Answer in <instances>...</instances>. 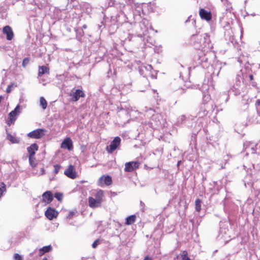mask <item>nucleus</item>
I'll return each mask as SVG.
<instances>
[{
    "label": "nucleus",
    "mask_w": 260,
    "mask_h": 260,
    "mask_svg": "<svg viewBox=\"0 0 260 260\" xmlns=\"http://www.w3.org/2000/svg\"><path fill=\"white\" fill-rule=\"evenodd\" d=\"M191 40L194 41V47L199 50H203L204 52H207L213 47L210 36L206 33L193 35Z\"/></svg>",
    "instance_id": "obj_1"
},
{
    "label": "nucleus",
    "mask_w": 260,
    "mask_h": 260,
    "mask_svg": "<svg viewBox=\"0 0 260 260\" xmlns=\"http://www.w3.org/2000/svg\"><path fill=\"white\" fill-rule=\"evenodd\" d=\"M116 5L117 8L119 10V12L115 16L116 21L121 24H124L126 27H132V24L127 22V17L123 12V9L125 8V5L121 3L115 4V2L112 3L111 6Z\"/></svg>",
    "instance_id": "obj_2"
},
{
    "label": "nucleus",
    "mask_w": 260,
    "mask_h": 260,
    "mask_svg": "<svg viewBox=\"0 0 260 260\" xmlns=\"http://www.w3.org/2000/svg\"><path fill=\"white\" fill-rule=\"evenodd\" d=\"M208 113L207 105L205 104L204 106L201 105L200 110L195 117V119H197V120L196 124H198L200 128L202 127L203 124L206 122Z\"/></svg>",
    "instance_id": "obj_3"
},
{
    "label": "nucleus",
    "mask_w": 260,
    "mask_h": 260,
    "mask_svg": "<svg viewBox=\"0 0 260 260\" xmlns=\"http://www.w3.org/2000/svg\"><path fill=\"white\" fill-rule=\"evenodd\" d=\"M229 223L228 222H220V230L218 237L222 238L224 241H228L231 239V236L229 235Z\"/></svg>",
    "instance_id": "obj_4"
},
{
    "label": "nucleus",
    "mask_w": 260,
    "mask_h": 260,
    "mask_svg": "<svg viewBox=\"0 0 260 260\" xmlns=\"http://www.w3.org/2000/svg\"><path fill=\"white\" fill-rule=\"evenodd\" d=\"M244 87L245 86L243 83L238 79L236 80L235 83L230 89V92L233 93L235 95H240L242 92H244L243 89Z\"/></svg>",
    "instance_id": "obj_5"
},
{
    "label": "nucleus",
    "mask_w": 260,
    "mask_h": 260,
    "mask_svg": "<svg viewBox=\"0 0 260 260\" xmlns=\"http://www.w3.org/2000/svg\"><path fill=\"white\" fill-rule=\"evenodd\" d=\"M71 101L73 102L78 101L80 98H84L85 94L84 92L80 89H73L70 93Z\"/></svg>",
    "instance_id": "obj_6"
},
{
    "label": "nucleus",
    "mask_w": 260,
    "mask_h": 260,
    "mask_svg": "<svg viewBox=\"0 0 260 260\" xmlns=\"http://www.w3.org/2000/svg\"><path fill=\"white\" fill-rule=\"evenodd\" d=\"M140 163L138 161H132L125 164L124 171L132 172L138 169Z\"/></svg>",
    "instance_id": "obj_7"
},
{
    "label": "nucleus",
    "mask_w": 260,
    "mask_h": 260,
    "mask_svg": "<svg viewBox=\"0 0 260 260\" xmlns=\"http://www.w3.org/2000/svg\"><path fill=\"white\" fill-rule=\"evenodd\" d=\"M20 106L18 105L14 110L12 111L9 114L10 120L8 121L7 124L10 125L12 123H13L16 120L17 116L20 113Z\"/></svg>",
    "instance_id": "obj_8"
},
{
    "label": "nucleus",
    "mask_w": 260,
    "mask_h": 260,
    "mask_svg": "<svg viewBox=\"0 0 260 260\" xmlns=\"http://www.w3.org/2000/svg\"><path fill=\"white\" fill-rule=\"evenodd\" d=\"M121 142V139L119 137H116L111 142L110 145L107 146V150L109 153H112L119 146Z\"/></svg>",
    "instance_id": "obj_9"
},
{
    "label": "nucleus",
    "mask_w": 260,
    "mask_h": 260,
    "mask_svg": "<svg viewBox=\"0 0 260 260\" xmlns=\"http://www.w3.org/2000/svg\"><path fill=\"white\" fill-rule=\"evenodd\" d=\"M45 132L44 129L38 128L29 133L27 136L33 139H40L44 135Z\"/></svg>",
    "instance_id": "obj_10"
},
{
    "label": "nucleus",
    "mask_w": 260,
    "mask_h": 260,
    "mask_svg": "<svg viewBox=\"0 0 260 260\" xmlns=\"http://www.w3.org/2000/svg\"><path fill=\"white\" fill-rule=\"evenodd\" d=\"M64 174L68 177L71 179H75L77 177V173L75 171L74 166H73L72 165H69L68 169L64 171Z\"/></svg>",
    "instance_id": "obj_11"
},
{
    "label": "nucleus",
    "mask_w": 260,
    "mask_h": 260,
    "mask_svg": "<svg viewBox=\"0 0 260 260\" xmlns=\"http://www.w3.org/2000/svg\"><path fill=\"white\" fill-rule=\"evenodd\" d=\"M146 21V20H143L139 23L140 30L138 32V36L140 38H142L145 36L147 31V27L145 24Z\"/></svg>",
    "instance_id": "obj_12"
},
{
    "label": "nucleus",
    "mask_w": 260,
    "mask_h": 260,
    "mask_svg": "<svg viewBox=\"0 0 260 260\" xmlns=\"http://www.w3.org/2000/svg\"><path fill=\"white\" fill-rule=\"evenodd\" d=\"M58 214L57 211L51 207H49L45 212V216L49 220H52L57 217Z\"/></svg>",
    "instance_id": "obj_13"
},
{
    "label": "nucleus",
    "mask_w": 260,
    "mask_h": 260,
    "mask_svg": "<svg viewBox=\"0 0 260 260\" xmlns=\"http://www.w3.org/2000/svg\"><path fill=\"white\" fill-rule=\"evenodd\" d=\"M191 118L190 117L187 118L185 115H182L180 116L177 120L176 124L177 125H181L182 124H184L187 126H189V124L188 121Z\"/></svg>",
    "instance_id": "obj_14"
},
{
    "label": "nucleus",
    "mask_w": 260,
    "mask_h": 260,
    "mask_svg": "<svg viewBox=\"0 0 260 260\" xmlns=\"http://www.w3.org/2000/svg\"><path fill=\"white\" fill-rule=\"evenodd\" d=\"M3 33L7 35V39L9 41L12 40L14 37L13 32L12 28L8 25L5 26L3 28Z\"/></svg>",
    "instance_id": "obj_15"
},
{
    "label": "nucleus",
    "mask_w": 260,
    "mask_h": 260,
    "mask_svg": "<svg viewBox=\"0 0 260 260\" xmlns=\"http://www.w3.org/2000/svg\"><path fill=\"white\" fill-rule=\"evenodd\" d=\"M53 199V194L50 191H47L42 194V200L47 203H51Z\"/></svg>",
    "instance_id": "obj_16"
},
{
    "label": "nucleus",
    "mask_w": 260,
    "mask_h": 260,
    "mask_svg": "<svg viewBox=\"0 0 260 260\" xmlns=\"http://www.w3.org/2000/svg\"><path fill=\"white\" fill-rule=\"evenodd\" d=\"M39 147L36 143L32 144L30 146L27 148V152L29 156L31 158V156H35L36 152L38 151Z\"/></svg>",
    "instance_id": "obj_17"
},
{
    "label": "nucleus",
    "mask_w": 260,
    "mask_h": 260,
    "mask_svg": "<svg viewBox=\"0 0 260 260\" xmlns=\"http://www.w3.org/2000/svg\"><path fill=\"white\" fill-rule=\"evenodd\" d=\"M61 147L71 150L73 148V142L70 138L65 139L61 143Z\"/></svg>",
    "instance_id": "obj_18"
},
{
    "label": "nucleus",
    "mask_w": 260,
    "mask_h": 260,
    "mask_svg": "<svg viewBox=\"0 0 260 260\" xmlns=\"http://www.w3.org/2000/svg\"><path fill=\"white\" fill-rule=\"evenodd\" d=\"M200 15L202 19L209 21L211 19V15L210 12L204 10V9H201L200 10Z\"/></svg>",
    "instance_id": "obj_19"
},
{
    "label": "nucleus",
    "mask_w": 260,
    "mask_h": 260,
    "mask_svg": "<svg viewBox=\"0 0 260 260\" xmlns=\"http://www.w3.org/2000/svg\"><path fill=\"white\" fill-rule=\"evenodd\" d=\"M88 203L89 206L92 208L100 207L101 205V203L99 202V200H96L92 197L88 198Z\"/></svg>",
    "instance_id": "obj_20"
},
{
    "label": "nucleus",
    "mask_w": 260,
    "mask_h": 260,
    "mask_svg": "<svg viewBox=\"0 0 260 260\" xmlns=\"http://www.w3.org/2000/svg\"><path fill=\"white\" fill-rule=\"evenodd\" d=\"M49 74V69L45 66L39 67L38 76L41 77L44 74Z\"/></svg>",
    "instance_id": "obj_21"
},
{
    "label": "nucleus",
    "mask_w": 260,
    "mask_h": 260,
    "mask_svg": "<svg viewBox=\"0 0 260 260\" xmlns=\"http://www.w3.org/2000/svg\"><path fill=\"white\" fill-rule=\"evenodd\" d=\"M7 138L9 140L12 144H18L20 142L19 138L14 137L10 133H7Z\"/></svg>",
    "instance_id": "obj_22"
},
{
    "label": "nucleus",
    "mask_w": 260,
    "mask_h": 260,
    "mask_svg": "<svg viewBox=\"0 0 260 260\" xmlns=\"http://www.w3.org/2000/svg\"><path fill=\"white\" fill-rule=\"evenodd\" d=\"M136 219V216L135 215H130L126 217L125 224L127 225H131L135 222Z\"/></svg>",
    "instance_id": "obj_23"
},
{
    "label": "nucleus",
    "mask_w": 260,
    "mask_h": 260,
    "mask_svg": "<svg viewBox=\"0 0 260 260\" xmlns=\"http://www.w3.org/2000/svg\"><path fill=\"white\" fill-rule=\"evenodd\" d=\"M104 179V181L105 182V184L109 185L112 183V178L110 176H103L100 178V181H102Z\"/></svg>",
    "instance_id": "obj_24"
},
{
    "label": "nucleus",
    "mask_w": 260,
    "mask_h": 260,
    "mask_svg": "<svg viewBox=\"0 0 260 260\" xmlns=\"http://www.w3.org/2000/svg\"><path fill=\"white\" fill-rule=\"evenodd\" d=\"M52 249L51 245H48L43 247L40 249V253L41 255L44 254L45 253L50 252Z\"/></svg>",
    "instance_id": "obj_25"
},
{
    "label": "nucleus",
    "mask_w": 260,
    "mask_h": 260,
    "mask_svg": "<svg viewBox=\"0 0 260 260\" xmlns=\"http://www.w3.org/2000/svg\"><path fill=\"white\" fill-rule=\"evenodd\" d=\"M103 191L102 190H100L97 191L95 194V199L98 201L102 203L103 201Z\"/></svg>",
    "instance_id": "obj_26"
},
{
    "label": "nucleus",
    "mask_w": 260,
    "mask_h": 260,
    "mask_svg": "<svg viewBox=\"0 0 260 260\" xmlns=\"http://www.w3.org/2000/svg\"><path fill=\"white\" fill-rule=\"evenodd\" d=\"M210 95L209 94L205 93H204L203 95V104L202 105L204 106V104L207 105L206 104L210 101Z\"/></svg>",
    "instance_id": "obj_27"
},
{
    "label": "nucleus",
    "mask_w": 260,
    "mask_h": 260,
    "mask_svg": "<svg viewBox=\"0 0 260 260\" xmlns=\"http://www.w3.org/2000/svg\"><path fill=\"white\" fill-rule=\"evenodd\" d=\"M40 104L43 110L46 109L47 106V103L44 97H41L40 99Z\"/></svg>",
    "instance_id": "obj_28"
},
{
    "label": "nucleus",
    "mask_w": 260,
    "mask_h": 260,
    "mask_svg": "<svg viewBox=\"0 0 260 260\" xmlns=\"http://www.w3.org/2000/svg\"><path fill=\"white\" fill-rule=\"evenodd\" d=\"M28 158L30 165L32 167H35L37 165V160L36 158L35 157V156H31V158L30 157V156H28Z\"/></svg>",
    "instance_id": "obj_29"
},
{
    "label": "nucleus",
    "mask_w": 260,
    "mask_h": 260,
    "mask_svg": "<svg viewBox=\"0 0 260 260\" xmlns=\"http://www.w3.org/2000/svg\"><path fill=\"white\" fill-rule=\"evenodd\" d=\"M196 210L199 212L201 209V201L200 199H197L195 201Z\"/></svg>",
    "instance_id": "obj_30"
},
{
    "label": "nucleus",
    "mask_w": 260,
    "mask_h": 260,
    "mask_svg": "<svg viewBox=\"0 0 260 260\" xmlns=\"http://www.w3.org/2000/svg\"><path fill=\"white\" fill-rule=\"evenodd\" d=\"M6 191V186L4 183L2 182L0 187V198L3 196V193Z\"/></svg>",
    "instance_id": "obj_31"
},
{
    "label": "nucleus",
    "mask_w": 260,
    "mask_h": 260,
    "mask_svg": "<svg viewBox=\"0 0 260 260\" xmlns=\"http://www.w3.org/2000/svg\"><path fill=\"white\" fill-rule=\"evenodd\" d=\"M180 256H181V259H186L187 258H190L188 256V252L186 250H184V251H182L181 253Z\"/></svg>",
    "instance_id": "obj_32"
},
{
    "label": "nucleus",
    "mask_w": 260,
    "mask_h": 260,
    "mask_svg": "<svg viewBox=\"0 0 260 260\" xmlns=\"http://www.w3.org/2000/svg\"><path fill=\"white\" fill-rule=\"evenodd\" d=\"M60 168H61V166L59 165L56 164V165H54V170H53L54 174H57L58 173Z\"/></svg>",
    "instance_id": "obj_33"
},
{
    "label": "nucleus",
    "mask_w": 260,
    "mask_h": 260,
    "mask_svg": "<svg viewBox=\"0 0 260 260\" xmlns=\"http://www.w3.org/2000/svg\"><path fill=\"white\" fill-rule=\"evenodd\" d=\"M62 194L59 192L55 193L54 195L55 198L59 201H61L62 200Z\"/></svg>",
    "instance_id": "obj_34"
},
{
    "label": "nucleus",
    "mask_w": 260,
    "mask_h": 260,
    "mask_svg": "<svg viewBox=\"0 0 260 260\" xmlns=\"http://www.w3.org/2000/svg\"><path fill=\"white\" fill-rule=\"evenodd\" d=\"M29 59L28 58H25L23 59V61H22V66L23 67H25L26 66L27 64H28V63H29Z\"/></svg>",
    "instance_id": "obj_35"
},
{
    "label": "nucleus",
    "mask_w": 260,
    "mask_h": 260,
    "mask_svg": "<svg viewBox=\"0 0 260 260\" xmlns=\"http://www.w3.org/2000/svg\"><path fill=\"white\" fill-rule=\"evenodd\" d=\"M142 82L145 85V87L146 88L148 87L149 83L147 79L143 78L142 80Z\"/></svg>",
    "instance_id": "obj_36"
},
{
    "label": "nucleus",
    "mask_w": 260,
    "mask_h": 260,
    "mask_svg": "<svg viewBox=\"0 0 260 260\" xmlns=\"http://www.w3.org/2000/svg\"><path fill=\"white\" fill-rule=\"evenodd\" d=\"M15 260H22V257L18 253H15L14 256Z\"/></svg>",
    "instance_id": "obj_37"
},
{
    "label": "nucleus",
    "mask_w": 260,
    "mask_h": 260,
    "mask_svg": "<svg viewBox=\"0 0 260 260\" xmlns=\"http://www.w3.org/2000/svg\"><path fill=\"white\" fill-rule=\"evenodd\" d=\"M99 244V239H97L95 241H94V242L93 243V244L92 245V248H95Z\"/></svg>",
    "instance_id": "obj_38"
},
{
    "label": "nucleus",
    "mask_w": 260,
    "mask_h": 260,
    "mask_svg": "<svg viewBox=\"0 0 260 260\" xmlns=\"http://www.w3.org/2000/svg\"><path fill=\"white\" fill-rule=\"evenodd\" d=\"M12 87H13V84H11V85H9L6 89V92L7 93L11 92L12 90Z\"/></svg>",
    "instance_id": "obj_39"
},
{
    "label": "nucleus",
    "mask_w": 260,
    "mask_h": 260,
    "mask_svg": "<svg viewBox=\"0 0 260 260\" xmlns=\"http://www.w3.org/2000/svg\"><path fill=\"white\" fill-rule=\"evenodd\" d=\"M128 5H132L134 3V0H123Z\"/></svg>",
    "instance_id": "obj_40"
},
{
    "label": "nucleus",
    "mask_w": 260,
    "mask_h": 260,
    "mask_svg": "<svg viewBox=\"0 0 260 260\" xmlns=\"http://www.w3.org/2000/svg\"><path fill=\"white\" fill-rule=\"evenodd\" d=\"M142 10V9L141 8H139V10H138V16L139 17H140V11ZM137 16V15L136 14H134V18L135 19H136V17Z\"/></svg>",
    "instance_id": "obj_41"
},
{
    "label": "nucleus",
    "mask_w": 260,
    "mask_h": 260,
    "mask_svg": "<svg viewBox=\"0 0 260 260\" xmlns=\"http://www.w3.org/2000/svg\"><path fill=\"white\" fill-rule=\"evenodd\" d=\"M144 68L147 71H150L151 69H152V67L151 65H148L146 67L145 66Z\"/></svg>",
    "instance_id": "obj_42"
},
{
    "label": "nucleus",
    "mask_w": 260,
    "mask_h": 260,
    "mask_svg": "<svg viewBox=\"0 0 260 260\" xmlns=\"http://www.w3.org/2000/svg\"><path fill=\"white\" fill-rule=\"evenodd\" d=\"M248 142H246L244 144V147L245 148V150H247V149L249 148V147H248Z\"/></svg>",
    "instance_id": "obj_43"
},
{
    "label": "nucleus",
    "mask_w": 260,
    "mask_h": 260,
    "mask_svg": "<svg viewBox=\"0 0 260 260\" xmlns=\"http://www.w3.org/2000/svg\"><path fill=\"white\" fill-rule=\"evenodd\" d=\"M143 260H152V259L151 257H149L148 256H146L145 257Z\"/></svg>",
    "instance_id": "obj_44"
},
{
    "label": "nucleus",
    "mask_w": 260,
    "mask_h": 260,
    "mask_svg": "<svg viewBox=\"0 0 260 260\" xmlns=\"http://www.w3.org/2000/svg\"><path fill=\"white\" fill-rule=\"evenodd\" d=\"M255 105L256 106H260V100L259 99H258L256 101Z\"/></svg>",
    "instance_id": "obj_45"
},
{
    "label": "nucleus",
    "mask_w": 260,
    "mask_h": 260,
    "mask_svg": "<svg viewBox=\"0 0 260 260\" xmlns=\"http://www.w3.org/2000/svg\"><path fill=\"white\" fill-rule=\"evenodd\" d=\"M254 145H252V146H251V152H252V153H254V151H255V149H254V147H254Z\"/></svg>",
    "instance_id": "obj_46"
},
{
    "label": "nucleus",
    "mask_w": 260,
    "mask_h": 260,
    "mask_svg": "<svg viewBox=\"0 0 260 260\" xmlns=\"http://www.w3.org/2000/svg\"><path fill=\"white\" fill-rule=\"evenodd\" d=\"M44 80L43 79H41L40 80V83H42L43 85H46V83H44Z\"/></svg>",
    "instance_id": "obj_47"
},
{
    "label": "nucleus",
    "mask_w": 260,
    "mask_h": 260,
    "mask_svg": "<svg viewBox=\"0 0 260 260\" xmlns=\"http://www.w3.org/2000/svg\"><path fill=\"white\" fill-rule=\"evenodd\" d=\"M82 28L84 29H86L87 28L86 25L84 24L82 26Z\"/></svg>",
    "instance_id": "obj_48"
},
{
    "label": "nucleus",
    "mask_w": 260,
    "mask_h": 260,
    "mask_svg": "<svg viewBox=\"0 0 260 260\" xmlns=\"http://www.w3.org/2000/svg\"><path fill=\"white\" fill-rule=\"evenodd\" d=\"M249 78H250V80H252L253 79V76L252 75H250L249 76Z\"/></svg>",
    "instance_id": "obj_49"
},
{
    "label": "nucleus",
    "mask_w": 260,
    "mask_h": 260,
    "mask_svg": "<svg viewBox=\"0 0 260 260\" xmlns=\"http://www.w3.org/2000/svg\"><path fill=\"white\" fill-rule=\"evenodd\" d=\"M203 60H204L205 61H206L207 60V58H205V59H204V58H203V59L201 60V61H203Z\"/></svg>",
    "instance_id": "obj_50"
},
{
    "label": "nucleus",
    "mask_w": 260,
    "mask_h": 260,
    "mask_svg": "<svg viewBox=\"0 0 260 260\" xmlns=\"http://www.w3.org/2000/svg\"><path fill=\"white\" fill-rule=\"evenodd\" d=\"M73 215V212H70V216H72Z\"/></svg>",
    "instance_id": "obj_51"
},
{
    "label": "nucleus",
    "mask_w": 260,
    "mask_h": 260,
    "mask_svg": "<svg viewBox=\"0 0 260 260\" xmlns=\"http://www.w3.org/2000/svg\"><path fill=\"white\" fill-rule=\"evenodd\" d=\"M149 111H152L153 112H154L151 108H149Z\"/></svg>",
    "instance_id": "obj_52"
},
{
    "label": "nucleus",
    "mask_w": 260,
    "mask_h": 260,
    "mask_svg": "<svg viewBox=\"0 0 260 260\" xmlns=\"http://www.w3.org/2000/svg\"><path fill=\"white\" fill-rule=\"evenodd\" d=\"M181 260H191L190 258H187L186 259H181Z\"/></svg>",
    "instance_id": "obj_53"
},
{
    "label": "nucleus",
    "mask_w": 260,
    "mask_h": 260,
    "mask_svg": "<svg viewBox=\"0 0 260 260\" xmlns=\"http://www.w3.org/2000/svg\"><path fill=\"white\" fill-rule=\"evenodd\" d=\"M140 203H141V205H143V204H144V203L142 201H141Z\"/></svg>",
    "instance_id": "obj_54"
},
{
    "label": "nucleus",
    "mask_w": 260,
    "mask_h": 260,
    "mask_svg": "<svg viewBox=\"0 0 260 260\" xmlns=\"http://www.w3.org/2000/svg\"><path fill=\"white\" fill-rule=\"evenodd\" d=\"M151 77H152V78H155L154 76L152 75Z\"/></svg>",
    "instance_id": "obj_55"
},
{
    "label": "nucleus",
    "mask_w": 260,
    "mask_h": 260,
    "mask_svg": "<svg viewBox=\"0 0 260 260\" xmlns=\"http://www.w3.org/2000/svg\"><path fill=\"white\" fill-rule=\"evenodd\" d=\"M141 71H143L142 67V68H141V69H140V72H141Z\"/></svg>",
    "instance_id": "obj_56"
},
{
    "label": "nucleus",
    "mask_w": 260,
    "mask_h": 260,
    "mask_svg": "<svg viewBox=\"0 0 260 260\" xmlns=\"http://www.w3.org/2000/svg\"><path fill=\"white\" fill-rule=\"evenodd\" d=\"M144 90H145L144 89V90L143 89H141V91H144Z\"/></svg>",
    "instance_id": "obj_57"
},
{
    "label": "nucleus",
    "mask_w": 260,
    "mask_h": 260,
    "mask_svg": "<svg viewBox=\"0 0 260 260\" xmlns=\"http://www.w3.org/2000/svg\"><path fill=\"white\" fill-rule=\"evenodd\" d=\"M43 260H47V259L46 258H44Z\"/></svg>",
    "instance_id": "obj_58"
},
{
    "label": "nucleus",
    "mask_w": 260,
    "mask_h": 260,
    "mask_svg": "<svg viewBox=\"0 0 260 260\" xmlns=\"http://www.w3.org/2000/svg\"><path fill=\"white\" fill-rule=\"evenodd\" d=\"M221 1H222V2H223V0H221Z\"/></svg>",
    "instance_id": "obj_59"
},
{
    "label": "nucleus",
    "mask_w": 260,
    "mask_h": 260,
    "mask_svg": "<svg viewBox=\"0 0 260 260\" xmlns=\"http://www.w3.org/2000/svg\"><path fill=\"white\" fill-rule=\"evenodd\" d=\"M225 1L228 2V0H225Z\"/></svg>",
    "instance_id": "obj_60"
},
{
    "label": "nucleus",
    "mask_w": 260,
    "mask_h": 260,
    "mask_svg": "<svg viewBox=\"0 0 260 260\" xmlns=\"http://www.w3.org/2000/svg\"><path fill=\"white\" fill-rule=\"evenodd\" d=\"M259 68H260V64H259Z\"/></svg>",
    "instance_id": "obj_61"
}]
</instances>
